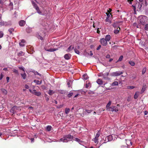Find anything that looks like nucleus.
<instances>
[{
  "label": "nucleus",
  "mask_w": 148,
  "mask_h": 148,
  "mask_svg": "<svg viewBox=\"0 0 148 148\" xmlns=\"http://www.w3.org/2000/svg\"><path fill=\"white\" fill-rule=\"evenodd\" d=\"M74 137L70 134H68L63 136L59 140L60 141L63 143H67L69 141H72L74 139Z\"/></svg>",
  "instance_id": "1"
},
{
  "label": "nucleus",
  "mask_w": 148,
  "mask_h": 148,
  "mask_svg": "<svg viewBox=\"0 0 148 148\" xmlns=\"http://www.w3.org/2000/svg\"><path fill=\"white\" fill-rule=\"evenodd\" d=\"M138 18L139 23L143 25H145L147 22L148 20V18L145 16H140Z\"/></svg>",
  "instance_id": "2"
},
{
  "label": "nucleus",
  "mask_w": 148,
  "mask_h": 148,
  "mask_svg": "<svg viewBox=\"0 0 148 148\" xmlns=\"http://www.w3.org/2000/svg\"><path fill=\"white\" fill-rule=\"evenodd\" d=\"M21 110L20 106H14L12 107L10 110V112L12 113V115L15 113L19 112Z\"/></svg>",
  "instance_id": "3"
},
{
  "label": "nucleus",
  "mask_w": 148,
  "mask_h": 148,
  "mask_svg": "<svg viewBox=\"0 0 148 148\" xmlns=\"http://www.w3.org/2000/svg\"><path fill=\"white\" fill-rule=\"evenodd\" d=\"M113 136L111 135H109L105 138L104 141L103 143H106L108 141H110L113 140Z\"/></svg>",
  "instance_id": "4"
},
{
  "label": "nucleus",
  "mask_w": 148,
  "mask_h": 148,
  "mask_svg": "<svg viewBox=\"0 0 148 148\" xmlns=\"http://www.w3.org/2000/svg\"><path fill=\"white\" fill-rule=\"evenodd\" d=\"M99 42L103 46H106L107 44V41L105 38H102L100 39Z\"/></svg>",
  "instance_id": "5"
},
{
  "label": "nucleus",
  "mask_w": 148,
  "mask_h": 148,
  "mask_svg": "<svg viewBox=\"0 0 148 148\" xmlns=\"http://www.w3.org/2000/svg\"><path fill=\"white\" fill-rule=\"evenodd\" d=\"M138 6V9H140L142 7V5L139 2L136 3L135 5H132V7H133V10L135 11L136 9V7Z\"/></svg>",
  "instance_id": "6"
},
{
  "label": "nucleus",
  "mask_w": 148,
  "mask_h": 148,
  "mask_svg": "<svg viewBox=\"0 0 148 148\" xmlns=\"http://www.w3.org/2000/svg\"><path fill=\"white\" fill-rule=\"evenodd\" d=\"M123 73L122 72L116 71L113 72L111 74V75L113 76H119Z\"/></svg>",
  "instance_id": "7"
},
{
  "label": "nucleus",
  "mask_w": 148,
  "mask_h": 148,
  "mask_svg": "<svg viewBox=\"0 0 148 148\" xmlns=\"http://www.w3.org/2000/svg\"><path fill=\"white\" fill-rule=\"evenodd\" d=\"M9 25V23L7 22L3 21L1 20L0 22V25L1 26H6Z\"/></svg>",
  "instance_id": "8"
},
{
  "label": "nucleus",
  "mask_w": 148,
  "mask_h": 148,
  "mask_svg": "<svg viewBox=\"0 0 148 148\" xmlns=\"http://www.w3.org/2000/svg\"><path fill=\"white\" fill-rule=\"evenodd\" d=\"M45 49L46 51H49V52H53V51H56L57 50H58V49H54H54L50 48L49 49H48L47 48V47H45Z\"/></svg>",
  "instance_id": "9"
},
{
  "label": "nucleus",
  "mask_w": 148,
  "mask_h": 148,
  "mask_svg": "<svg viewBox=\"0 0 148 148\" xmlns=\"http://www.w3.org/2000/svg\"><path fill=\"white\" fill-rule=\"evenodd\" d=\"M71 57V55L70 54L67 53L65 54L64 56V58L66 60H69L70 59Z\"/></svg>",
  "instance_id": "10"
},
{
  "label": "nucleus",
  "mask_w": 148,
  "mask_h": 148,
  "mask_svg": "<svg viewBox=\"0 0 148 148\" xmlns=\"http://www.w3.org/2000/svg\"><path fill=\"white\" fill-rule=\"evenodd\" d=\"M33 94L37 96H40L41 95V93L40 92L36 91L35 90H34Z\"/></svg>",
  "instance_id": "11"
},
{
  "label": "nucleus",
  "mask_w": 148,
  "mask_h": 148,
  "mask_svg": "<svg viewBox=\"0 0 148 148\" xmlns=\"http://www.w3.org/2000/svg\"><path fill=\"white\" fill-rule=\"evenodd\" d=\"M0 90L3 94L5 95H7L8 92L5 89L2 88L0 89Z\"/></svg>",
  "instance_id": "12"
},
{
  "label": "nucleus",
  "mask_w": 148,
  "mask_h": 148,
  "mask_svg": "<svg viewBox=\"0 0 148 148\" xmlns=\"http://www.w3.org/2000/svg\"><path fill=\"white\" fill-rule=\"evenodd\" d=\"M146 88V86L145 84H143V86L141 90L140 93H143L145 90Z\"/></svg>",
  "instance_id": "13"
},
{
  "label": "nucleus",
  "mask_w": 148,
  "mask_h": 148,
  "mask_svg": "<svg viewBox=\"0 0 148 148\" xmlns=\"http://www.w3.org/2000/svg\"><path fill=\"white\" fill-rule=\"evenodd\" d=\"M25 42V41L23 39L21 40V42L19 43L20 46L21 47H23L25 46L24 43Z\"/></svg>",
  "instance_id": "14"
},
{
  "label": "nucleus",
  "mask_w": 148,
  "mask_h": 148,
  "mask_svg": "<svg viewBox=\"0 0 148 148\" xmlns=\"http://www.w3.org/2000/svg\"><path fill=\"white\" fill-rule=\"evenodd\" d=\"M139 92L138 91L136 92L134 96V99H137L139 95Z\"/></svg>",
  "instance_id": "15"
},
{
  "label": "nucleus",
  "mask_w": 148,
  "mask_h": 148,
  "mask_svg": "<svg viewBox=\"0 0 148 148\" xmlns=\"http://www.w3.org/2000/svg\"><path fill=\"white\" fill-rule=\"evenodd\" d=\"M25 21L23 20L20 21L19 23V25L21 26H24L25 25Z\"/></svg>",
  "instance_id": "16"
},
{
  "label": "nucleus",
  "mask_w": 148,
  "mask_h": 148,
  "mask_svg": "<svg viewBox=\"0 0 148 148\" xmlns=\"http://www.w3.org/2000/svg\"><path fill=\"white\" fill-rule=\"evenodd\" d=\"M25 53L22 51H20L19 52L17 53V56L18 57H20L24 56Z\"/></svg>",
  "instance_id": "17"
},
{
  "label": "nucleus",
  "mask_w": 148,
  "mask_h": 148,
  "mask_svg": "<svg viewBox=\"0 0 148 148\" xmlns=\"http://www.w3.org/2000/svg\"><path fill=\"white\" fill-rule=\"evenodd\" d=\"M111 36L110 35H107L105 37V39L107 41H109L110 39Z\"/></svg>",
  "instance_id": "18"
},
{
  "label": "nucleus",
  "mask_w": 148,
  "mask_h": 148,
  "mask_svg": "<svg viewBox=\"0 0 148 148\" xmlns=\"http://www.w3.org/2000/svg\"><path fill=\"white\" fill-rule=\"evenodd\" d=\"M96 82L99 85H101L103 84V81L102 80L100 79H98Z\"/></svg>",
  "instance_id": "19"
},
{
  "label": "nucleus",
  "mask_w": 148,
  "mask_h": 148,
  "mask_svg": "<svg viewBox=\"0 0 148 148\" xmlns=\"http://www.w3.org/2000/svg\"><path fill=\"white\" fill-rule=\"evenodd\" d=\"M21 77L24 79H26V74L25 73V72H24V73H23L21 74Z\"/></svg>",
  "instance_id": "20"
},
{
  "label": "nucleus",
  "mask_w": 148,
  "mask_h": 148,
  "mask_svg": "<svg viewBox=\"0 0 148 148\" xmlns=\"http://www.w3.org/2000/svg\"><path fill=\"white\" fill-rule=\"evenodd\" d=\"M74 138L75 139L74 140H75V141L78 142L79 144H81V143L82 142V141L80 140L77 138Z\"/></svg>",
  "instance_id": "21"
},
{
  "label": "nucleus",
  "mask_w": 148,
  "mask_h": 148,
  "mask_svg": "<svg viewBox=\"0 0 148 148\" xmlns=\"http://www.w3.org/2000/svg\"><path fill=\"white\" fill-rule=\"evenodd\" d=\"M34 82L36 83L37 84H40L42 83V81L41 80L40 81L38 80H34Z\"/></svg>",
  "instance_id": "22"
},
{
  "label": "nucleus",
  "mask_w": 148,
  "mask_h": 148,
  "mask_svg": "<svg viewBox=\"0 0 148 148\" xmlns=\"http://www.w3.org/2000/svg\"><path fill=\"white\" fill-rule=\"evenodd\" d=\"M108 74L109 73L108 72H106L105 73H103V78L105 79H106L108 76Z\"/></svg>",
  "instance_id": "23"
},
{
  "label": "nucleus",
  "mask_w": 148,
  "mask_h": 148,
  "mask_svg": "<svg viewBox=\"0 0 148 148\" xmlns=\"http://www.w3.org/2000/svg\"><path fill=\"white\" fill-rule=\"evenodd\" d=\"M55 93V92L53 91V90H50L48 92V93L50 95H52L53 94Z\"/></svg>",
  "instance_id": "24"
},
{
  "label": "nucleus",
  "mask_w": 148,
  "mask_h": 148,
  "mask_svg": "<svg viewBox=\"0 0 148 148\" xmlns=\"http://www.w3.org/2000/svg\"><path fill=\"white\" fill-rule=\"evenodd\" d=\"M120 30V28L119 27H118L117 28V29H115L114 30V32L115 34H117L119 32Z\"/></svg>",
  "instance_id": "25"
},
{
  "label": "nucleus",
  "mask_w": 148,
  "mask_h": 148,
  "mask_svg": "<svg viewBox=\"0 0 148 148\" xmlns=\"http://www.w3.org/2000/svg\"><path fill=\"white\" fill-rule=\"evenodd\" d=\"M105 21L106 22H108V23H107V24H108V23L109 24H110L111 23V21L110 20V18H106Z\"/></svg>",
  "instance_id": "26"
},
{
  "label": "nucleus",
  "mask_w": 148,
  "mask_h": 148,
  "mask_svg": "<svg viewBox=\"0 0 148 148\" xmlns=\"http://www.w3.org/2000/svg\"><path fill=\"white\" fill-rule=\"evenodd\" d=\"M74 48V47H73L72 48H71V45L69 47L68 49L66 50V51L67 52H69L71 51V50L73 49Z\"/></svg>",
  "instance_id": "27"
},
{
  "label": "nucleus",
  "mask_w": 148,
  "mask_h": 148,
  "mask_svg": "<svg viewBox=\"0 0 148 148\" xmlns=\"http://www.w3.org/2000/svg\"><path fill=\"white\" fill-rule=\"evenodd\" d=\"M12 71L14 73L17 74V75L18 74H19L17 70L16 69H13L12 70Z\"/></svg>",
  "instance_id": "28"
},
{
  "label": "nucleus",
  "mask_w": 148,
  "mask_h": 148,
  "mask_svg": "<svg viewBox=\"0 0 148 148\" xmlns=\"http://www.w3.org/2000/svg\"><path fill=\"white\" fill-rule=\"evenodd\" d=\"M32 3L34 8H36L38 7L37 5L34 1H32Z\"/></svg>",
  "instance_id": "29"
},
{
  "label": "nucleus",
  "mask_w": 148,
  "mask_h": 148,
  "mask_svg": "<svg viewBox=\"0 0 148 148\" xmlns=\"http://www.w3.org/2000/svg\"><path fill=\"white\" fill-rule=\"evenodd\" d=\"M70 110V109L69 108H66L65 110V112L66 114H68Z\"/></svg>",
  "instance_id": "30"
},
{
  "label": "nucleus",
  "mask_w": 148,
  "mask_h": 148,
  "mask_svg": "<svg viewBox=\"0 0 148 148\" xmlns=\"http://www.w3.org/2000/svg\"><path fill=\"white\" fill-rule=\"evenodd\" d=\"M35 9L37 11V12L39 14H41V12L39 8L38 7L37 8H35Z\"/></svg>",
  "instance_id": "31"
},
{
  "label": "nucleus",
  "mask_w": 148,
  "mask_h": 148,
  "mask_svg": "<svg viewBox=\"0 0 148 148\" xmlns=\"http://www.w3.org/2000/svg\"><path fill=\"white\" fill-rule=\"evenodd\" d=\"M129 63L131 66H134L135 64V63L134 62L131 60L129 61Z\"/></svg>",
  "instance_id": "32"
},
{
  "label": "nucleus",
  "mask_w": 148,
  "mask_h": 148,
  "mask_svg": "<svg viewBox=\"0 0 148 148\" xmlns=\"http://www.w3.org/2000/svg\"><path fill=\"white\" fill-rule=\"evenodd\" d=\"M52 127L50 125H48L47 127L46 130L48 131H50Z\"/></svg>",
  "instance_id": "33"
},
{
  "label": "nucleus",
  "mask_w": 148,
  "mask_h": 148,
  "mask_svg": "<svg viewBox=\"0 0 148 148\" xmlns=\"http://www.w3.org/2000/svg\"><path fill=\"white\" fill-rule=\"evenodd\" d=\"M26 31L27 33H29L32 32V29L30 28L27 27L26 29Z\"/></svg>",
  "instance_id": "34"
},
{
  "label": "nucleus",
  "mask_w": 148,
  "mask_h": 148,
  "mask_svg": "<svg viewBox=\"0 0 148 148\" xmlns=\"http://www.w3.org/2000/svg\"><path fill=\"white\" fill-rule=\"evenodd\" d=\"M100 134L101 132L99 130L97 133V134H96L95 137L98 138L99 137V136L100 135Z\"/></svg>",
  "instance_id": "35"
},
{
  "label": "nucleus",
  "mask_w": 148,
  "mask_h": 148,
  "mask_svg": "<svg viewBox=\"0 0 148 148\" xmlns=\"http://www.w3.org/2000/svg\"><path fill=\"white\" fill-rule=\"evenodd\" d=\"M92 140L94 141L95 143H97L98 140V138H97L95 137L92 139Z\"/></svg>",
  "instance_id": "36"
},
{
  "label": "nucleus",
  "mask_w": 148,
  "mask_h": 148,
  "mask_svg": "<svg viewBox=\"0 0 148 148\" xmlns=\"http://www.w3.org/2000/svg\"><path fill=\"white\" fill-rule=\"evenodd\" d=\"M83 77L84 80H86L88 79V76L86 74H84L83 75Z\"/></svg>",
  "instance_id": "37"
},
{
  "label": "nucleus",
  "mask_w": 148,
  "mask_h": 148,
  "mask_svg": "<svg viewBox=\"0 0 148 148\" xmlns=\"http://www.w3.org/2000/svg\"><path fill=\"white\" fill-rule=\"evenodd\" d=\"M118 83L117 81L114 82L112 84V86H115L118 85Z\"/></svg>",
  "instance_id": "38"
},
{
  "label": "nucleus",
  "mask_w": 148,
  "mask_h": 148,
  "mask_svg": "<svg viewBox=\"0 0 148 148\" xmlns=\"http://www.w3.org/2000/svg\"><path fill=\"white\" fill-rule=\"evenodd\" d=\"M146 71V68L145 67L143 68L142 71V74H144L145 73Z\"/></svg>",
  "instance_id": "39"
},
{
  "label": "nucleus",
  "mask_w": 148,
  "mask_h": 148,
  "mask_svg": "<svg viewBox=\"0 0 148 148\" xmlns=\"http://www.w3.org/2000/svg\"><path fill=\"white\" fill-rule=\"evenodd\" d=\"M14 30V29L13 28H10L9 29L8 31L10 33V34H12V32H13Z\"/></svg>",
  "instance_id": "40"
},
{
  "label": "nucleus",
  "mask_w": 148,
  "mask_h": 148,
  "mask_svg": "<svg viewBox=\"0 0 148 148\" xmlns=\"http://www.w3.org/2000/svg\"><path fill=\"white\" fill-rule=\"evenodd\" d=\"M111 101H110L107 104L106 106V108H109L111 104Z\"/></svg>",
  "instance_id": "41"
},
{
  "label": "nucleus",
  "mask_w": 148,
  "mask_h": 148,
  "mask_svg": "<svg viewBox=\"0 0 148 148\" xmlns=\"http://www.w3.org/2000/svg\"><path fill=\"white\" fill-rule=\"evenodd\" d=\"M123 58V56H120L119 60L117 61V62L121 61L122 60Z\"/></svg>",
  "instance_id": "42"
},
{
  "label": "nucleus",
  "mask_w": 148,
  "mask_h": 148,
  "mask_svg": "<svg viewBox=\"0 0 148 148\" xmlns=\"http://www.w3.org/2000/svg\"><path fill=\"white\" fill-rule=\"evenodd\" d=\"M106 14L107 15L106 18H110V15H111L110 13H106Z\"/></svg>",
  "instance_id": "43"
},
{
  "label": "nucleus",
  "mask_w": 148,
  "mask_h": 148,
  "mask_svg": "<svg viewBox=\"0 0 148 148\" xmlns=\"http://www.w3.org/2000/svg\"><path fill=\"white\" fill-rule=\"evenodd\" d=\"M73 94V93L72 92H70L68 94L67 96L69 98H70L72 96Z\"/></svg>",
  "instance_id": "44"
},
{
  "label": "nucleus",
  "mask_w": 148,
  "mask_h": 148,
  "mask_svg": "<svg viewBox=\"0 0 148 148\" xmlns=\"http://www.w3.org/2000/svg\"><path fill=\"white\" fill-rule=\"evenodd\" d=\"M18 68L19 69L23 71L24 72H25V71L24 70V68L23 67V66L19 67Z\"/></svg>",
  "instance_id": "45"
},
{
  "label": "nucleus",
  "mask_w": 148,
  "mask_h": 148,
  "mask_svg": "<svg viewBox=\"0 0 148 148\" xmlns=\"http://www.w3.org/2000/svg\"><path fill=\"white\" fill-rule=\"evenodd\" d=\"M87 93L89 94H93L94 93V92L93 91L89 90L87 91Z\"/></svg>",
  "instance_id": "46"
},
{
  "label": "nucleus",
  "mask_w": 148,
  "mask_h": 148,
  "mask_svg": "<svg viewBox=\"0 0 148 148\" xmlns=\"http://www.w3.org/2000/svg\"><path fill=\"white\" fill-rule=\"evenodd\" d=\"M74 51H75V52L76 53H77V54H79V51L78 50L76 49H74Z\"/></svg>",
  "instance_id": "47"
},
{
  "label": "nucleus",
  "mask_w": 148,
  "mask_h": 148,
  "mask_svg": "<svg viewBox=\"0 0 148 148\" xmlns=\"http://www.w3.org/2000/svg\"><path fill=\"white\" fill-rule=\"evenodd\" d=\"M3 34L2 32L0 31V38H1L3 36Z\"/></svg>",
  "instance_id": "48"
},
{
  "label": "nucleus",
  "mask_w": 148,
  "mask_h": 148,
  "mask_svg": "<svg viewBox=\"0 0 148 148\" xmlns=\"http://www.w3.org/2000/svg\"><path fill=\"white\" fill-rule=\"evenodd\" d=\"M114 110H112L111 111L112 112H113L114 111H115V112H117L118 111V109L117 108L115 107H114Z\"/></svg>",
  "instance_id": "49"
},
{
  "label": "nucleus",
  "mask_w": 148,
  "mask_h": 148,
  "mask_svg": "<svg viewBox=\"0 0 148 148\" xmlns=\"http://www.w3.org/2000/svg\"><path fill=\"white\" fill-rule=\"evenodd\" d=\"M133 26L135 27H136L137 28H139V26L136 23H133Z\"/></svg>",
  "instance_id": "50"
},
{
  "label": "nucleus",
  "mask_w": 148,
  "mask_h": 148,
  "mask_svg": "<svg viewBox=\"0 0 148 148\" xmlns=\"http://www.w3.org/2000/svg\"><path fill=\"white\" fill-rule=\"evenodd\" d=\"M103 73L102 72L99 73L98 75V76L99 77L103 76Z\"/></svg>",
  "instance_id": "51"
},
{
  "label": "nucleus",
  "mask_w": 148,
  "mask_h": 148,
  "mask_svg": "<svg viewBox=\"0 0 148 148\" xmlns=\"http://www.w3.org/2000/svg\"><path fill=\"white\" fill-rule=\"evenodd\" d=\"M45 99L46 101H48L49 100V98L47 95H45Z\"/></svg>",
  "instance_id": "52"
},
{
  "label": "nucleus",
  "mask_w": 148,
  "mask_h": 148,
  "mask_svg": "<svg viewBox=\"0 0 148 148\" xmlns=\"http://www.w3.org/2000/svg\"><path fill=\"white\" fill-rule=\"evenodd\" d=\"M135 88V87L133 86H130L128 87V88L129 89H132Z\"/></svg>",
  "instance_id": "53"
},
{
  "label": "nucleus",
  "mask_w": 148,
  "mask_h": 148,
  "mask_svg": "<svg viewBox=\"0 0 148 148\" xmlns=\"http://www.w3.org/2000/svg\"><path fill=\"white\" fill-rule=\"evenodd\" d=\"M145 29L146 30H148V24L146 25L145 27Z\"/></svg>",
  "instance_id": "54"
},
{
  "label": "nucleus",
  "mask_w": 148,
  "mask_h": 148,
  "mask_svg": "<svg viewBox=\"0 0 148 148\" xmlns=\"http://www.w3.org/2000/svg\"><path fill=\"white\" fill-rule=\"evenodd\" d=\"M30 51H31L30 53H33L34 52V51L33 49V48H31L30 49Z\"/></svg>",
  "instance_id": "55"
},
{
  "label": "nucleus",
  "mask_w": 148,
  "mask_h": 148,
  "mask_svg": "<svg viewBox=\"0 0 148 148\" xmlns=\"http://www.w3.org/2000/svg\"><path fill=\"white\" fill-rule=\"evenodd\" d=\"M86 111L87 113H90L92 111V110H86Z\"/></svg>",
  "instance_id": "56"
},
{
  "label": "nucleus",
  "mask_w": 148,
  "mask_h": 148,
  "mask_svg": "<svg viewBox=\"0 0 148 148\" xmlns=\"http://www.w3.org/2000/svg\"><path fill=\"white\" fill-rule=\"evenodd\" d=\"M35 75H38L40 76L41 75H40L39 73H38L37 71L35 72L34 73Z\"/></svg>",
  "instance_id": "57"
},
{
  "label": "nucleus",
  "mask_w": 148,
  "mask_h": 148,
  "mask_svg": "<svg viewBox=\"0 0 148 148\" xmlns=\"http://www.w3.org/2000/svg\"><path fill=\"white\" fill-rule=\"evenodd\" d=\"M133 1V0H127V1L130 4H132V1Z\"/></svg>",
  "instance_id": "58"
},
{
  "label": "nucleus",
  "mask_w": 148,
  "mask_h": 148,
  "mask_svg": "<svg viewBox=\"0 0 148 148\" xmlns=\"http://www.w3.org/2000/svg\"><path fill=\"white\" fill-rule=\"evenodd\" d=\"M25 88L26 89H28L29 88V87L27 85L25 84Z\"/></svg>",
  "instance_id": "59"
},
{
  "label": "nucleus",
  "mask_w": 148,
  "mask_h": 148,
  "mask_svg": "<svg viewBox=\"0 0 148 148\" xmlns=\"http://www.w3.org/2000/svg\"><path fill=\"white\" fill-rule=\"evenodd\" d=\"M3 77L2 74L1 73L0 75V80L2 79Z\"/></svg>",
  "instance_id": "60"
},
{
  "label": "nucleus",
  "mask_w": 148,
  "mask_h": 148,
  "mask_svg": "<svg viewBox=\"0 0 148 148\" xmlns=\"http://www.w3.org/2000/svg\"><path fill=\"white\" fill-rule=\"evenodd\" d=\"M9 79H10V78L9 77H6V79L7 83H8L9 82Z\"/></svg>",
  "instance_id": "61"
},
{
  "label": "nucleus",
  "mask_w": 148,
  "mask_h": 148,
  "mask_svg": "<svg viewBox=\"0 0 148 148\" xmlns=\"http://www.w3.org/2000/svg\"><path fill=\"white\" fill-rule=\"evenodd\" d=\"M38 37V38L40 39L41 40H42L43 39V38L40 36H39Z\"/></svg>",
  "instance_id": "62"
},
{
  "label": "nucleus",
  "mask_w": 148,
  "mask_h": 148,
  "mask_svg": "<svg viewBox=\"0 0 148 148\" xmlns=\"http://www.w3.org/2000/svg\"><path fill=\"white\" fill-rule=\"evenodd\" d=\"M113 27L115 28L117 26L116 25V24L115 23H114L113 25H112Z\"/></svg>",
  "instance_id": "63"
},
{
  "label": "nucleus",
  "mask_w": 148,
  "mask_h": 148,
  "mask_svg": "<svg viewBox=\"0 0 148 148\" xmlns=\"http://www.w3.org/2000/svg\"><path fill=\"white\" fill-rule=\"evenodd\" d=\"M110 57V56L109 54L107 55L106 56V58H109Z\"/></svg>",
  "instance_id": "64"
}]
</instances>
